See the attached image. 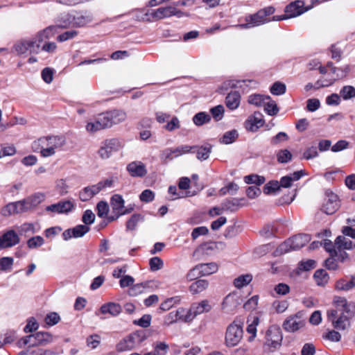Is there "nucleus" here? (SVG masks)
Segmentation results:
<instances>
[{"mask_svg":"<svg viewBox=\"0 0 355 355\" xmlns=\"http://www.w3.org/2000/svg\"><path fill=\"white\" fill-rule=\"evenodd\" d=\"M311 239V238L309 234H299L295 235L279 245L277 251L280 254H284L289 252L290 250H299L306 245Z\"/></svg>","mask_w":355,"mask_h":355,"instance_id":"obj_1","label":"nucleus"},{"mask_svg":"<svg viewBox=\"0 0 355 355\" xmlns=\"http://www.w3.org/2000/svg\"><path fill=\"white\" fill-rule=\"evenodd\" d=\"M243 336V324L234 320L227 328L225 344L227 347H234L241 340Z\"/></svg>","mask_w":355,"mask_h":355,"instance_id":"obj_2","label":"nucleus"},{"mask_svg":"<svg viewBox=\"0 0 355 355\" xmlns=\"http://www.w3.org/2000/svg\"><path fill=\"white\" fill-rule=\"evenodd\" d=\"M327 315L332 326L338 330H345L350 325V319L354 316L339 310H328Z\"/></svg>","mask_w":355,"mask_h":355,"instance_id":"obj_3","label":"nucleus"},{"mask_svg":"<svg viewBox=\"0 0 355 355\" xmlns=\"http://www.w3.org/2000/svg\"><path fill=\"white\" fill-rule=\"evenodd\" d=\"M306 10L307 9L304 7V1L296 0L290 3L285 7L284 15L273 16L272 19L275 21H282L293 18L303 14Z\"/></svg>","mask_w":355,"mask_h":355,"instance_id":"obj_4","label":"nucleus"},{"mask_svg":"<svg viewBox=\"0 0 355 355\" xmlns=\"http://www.w3.org/2000/svg\"><path fill=\"white\" fill-rule=\"evenodd\" d=\"M66 144L64 137L60 136H47L42 137L32 144V149L34 152H38L39 146L42 147H52L55 150L57 148H62Z\"/></svg>","mask_w":355,"mask_h":355,"instance_id":"obj_5","label":"nucleus"},{"mask_svg":"<svg viewBox=\"0 0 355 355\" xmlns=\"http://www.w3.org/2000/svg\"><path fill=\"white\" fill-rule=\"evenodd\" d=\"M275 12V7L270 6L265 7L258 10L256 13L250 15L245 17V21H249V19L252 26H257L261 24L274 21L272 18L268 17Z\"/></svg>","mask_w":355,"mask_h":355,"instance_id":"obj_6","label":"nucleus"},{"mask_svg":"<svg viewBox=\"0 0 355 355\" xmlns=\"http://www.w3.org/2000/svg\"><path fill=\"white\" fill-rule=\"evenodd\" d=\"M265 345L270 349H275L282 345L283 339L282 330L277 325L270 326L266 333Z\"/></svg>","mask_w":355,"mask_h":355,"instance_id":"obj_7","label":"nucleus"},{"mask_svg":"<svg viewBox=\"0 0 355 355\" xmlns=\"http://www.w3.org/2000/svg\"><path fill=\"white\" fill-rule=\"evenodd\" d=\"M123 146V144L119 139L112 138L106 139L102 142L98 150V154L102 159L109 158L113 152L119 150Z\"/></svg>","mask_w":355,"mask_h":355,"instance_id":"obj_8","label":"nucleus"},{"mask_svg":"<svg viewBox=\"0 0 355 355\" xmlns=\"http://www.w3.org/2000/svg\"><path fill=\"white\" fill-rule=\"evenodd\" d=\"M305 325V320L302 318V314L298 312L288 316L283 322V329L288 332H295Z\"/></svg>","mask_w":355,"mask_h":355,"instance_id":"obj_9","label":"nucleus"},{"mask_svg":"<svg viewBox=\"0 0 355 355\" xmlns=\"http://www.w3.org/2000/svg\"><path fill=\"white\" fill-rule=\"evenodd\" d=\"M112 122L109 112H103L98 115L94 122H89L86 125L89 132H96L105 128H110Z\"/></svg>","mask_w":355,"mask_h":355,"instance_id":"obj_10","label":"nucleus"},{"mask_svg":"<svg viewBox=\"0 0 355 355\" xmlns=\"http://www.w3.org/2000/svg\"><path fill=\"white\" fill-rule=\"evenodd\" d=\"M211 309V305L207 300H202L198 303H193L188 310L186 320H193L197 315L207 313Z\"/></svg>","mask_w":355,"mask_h":355,"instance_id":"obj_11","label":"nucleus"},{"mask_svg":"<svg viewBox=\"0 0 355 355\" xmlns=\"http://www.w3.org/2000/svg\"><path fill=\"white\" fill-rule=\"evenodd\" d=\"M90 230L89 226L84 225H78L73 228H69L62 232V238L64 241H68L71 238L83 237Z\"/></svg>","mask_w":355,"mask_h":355,"instance_id":"obj_12","label":"nucleus"},{"mask_svg":"<svg viewBox=\"0 0 355 355\" xmlns=\"http://www.w3.org/2000/svg\"><path fill=\"white\" fill-rule=\"evenodd\" d=\"M20 242L19 237L15 231L10 230L0 236V248H11Z\"/></svg>","mask_w":355,"mask_h":355,"instance_id":"obj_13","label":"nucleus"},{"mask_svg":"<svg viewBox=\"0 0 355 355\" xmlns=\"http://www.w3.org/2000/svg\"><path fill=\"white\" fill-rule=\"evenodd\" d=\"M15 49L19 54H24L27 51H29L31 53H38L40 45L36 44V41L32 40H23L15 45Z\"/></svg>","mask_w":355,"mask_h":355,"instance_id":"obj_14","label":"nucleus"},{"mask_svg":"<svg viewBox=\"0 0 355 355\" xmlns=\"http://www.w3.org/2000/svg\"><path fill=\"white\" fill-rule=\"evenodd\" d=\"M24 200H19L15 202H10L3 207L1 209V214L4 216H9L14 214H18L26 212Z\"/></svg>","mask_w":355,"mask_h":355,"instance_id":"obj_15","label":"nucleus"},{"mask_svg":"<svg viewBox=\"0 0 355 355\" xmlns=\"http://www.w3.org/2000/svg\"><path fill=\"white\" fill-rule=\"evenodd\" d=\"M74 208V204L70 200H62L47 206L45 210L55 214H67Z\"/></svg>","mask_w":355,"mask_h":355,"instance_id":"obj_16","label":"nucleus"},{"mask_svg":"<svg viewBox=\"0 0 355 355\" xmlns=\"http://www.w3.org/2000/svg\"><path fill=\"white\" fill-rule=\"evenodd\" d=\"M265 123L261 113L255 112L250 116L245 122V128L251 132H256L259 128L262 127Z\"/></svg>","mask_w":355,"mask_h":355,"instance_id":"obj_17","label":"nucleus"},{"mask_svg":"<svg viewBox=\"0 0 355 355\" xmlns=\"http://www.w3.org/2000/svg\"><path fill=\"white\" fill-rule=\"evenodd\" d=\"M334 304L336 306V309L334 310H339V311L347 312V314L349 315H354L355 305L353 302L349 303L345 297H334Z\"/></svg>","mask_w":355,"mask_h":355,"instance_id":"obj_18","label":"nucleus"},{"mask_svg":"<svg viewBox=\"0 0 355 355\" xmlns=\"http://www.w3.org/2000/svg\"><path fill=\"white\" fill-rule=\"evenodd\" d=\"M124 202L122 196L114 194L112 196L110 205L116 216H110L108 218L110 221H113L120 216V212H121L122 209L124 208Z\"/></svg>","mask_w":355,"mask_h":355,"instance_id":"obj_19","label":"nucleus"},{"mask_svg":"<svg viewBox=\"0 0 355 355\" xmlns=\"http://www.w3.org/2000/svg\"><path fill=\"white\" fill-rule=\"evenodd\" d=\"M127 171L132 177L143 178L147 174L145 164L139 161L128 164Z\"/></svg>","mask_w":355,"mask_h":355,"instance_id":"obj_20","label":"nucleus"},{"mask_svg":"<svg viewBox=\"0 0 355 355\" xmlns=\"http://www.w3.org/2000/svg\"><path fill=\"white\" fill-rule=\"evenodd\" d=\"M31 347L45 345L52 341V336L49 332L39 331L31 334Z\"/></svg>","mask_w":355,"mask_h":355,"instance_id":"obj_21","label":"nucleus"},{"mask_svg":"<svg viewBox=\"0 0 355 355\" xmlns=\"http://www.w3.org/2000/svg\"><path fill=\"white\" fill-rule=\"evenodd\" d=\"M45 198L46 196L44 193L37 192L24 199V204L27 211L38 206L45 200Z\"/></svg>","mask_w":355,"mask_h":355,"instance_id":"obj_22","label":"nucleus"},{"mask_svg":"<svg viewBox=\"0 0 355 355\" xmlns=\"http://www.w3.org/2000/svg\"><path fill=\"white\" fill-rule=\"evenodd\" d=\"M240 297L235 294L227 295L223 302V309L227 312L233 311L241 304Z\"/></svg>","mask_w":355,"mask_h":355,"instance_id":"obj_23","label":"nucleus"},{"mask_svg":"<svg viewBox=\"0 0 355 355\" xmlns=\"http://www.w3.org/2000/svg\"><path fill=\"white\" fill-rule=\"evenodd\" d=\"M100 311L102 314H109L112 317H116L122 311V307L118 303L107 302L101 306Z\"/></svg>","mask_w":355,"mask_h":355,"instance_id":"obj_24","label":"nucleus"},{"mask_svg":"<svg viewBox=\"0 0 355 355\" xmlns=\"http://www.w3.org/2000/svg\"><path fill=\"white\" fill-rule=\"evenodd\" d=\"M338 206L337 195L331 193L329 196L327 201L323 205L322 210L325 214L329 215L334 214L338 209Z\"/></svg>","mask_w":355,"mask_h":355,"instance_id":"obj_25","label":"nucleus"},{"mask_svg":"<svg viewBox=\"0 0 355 355\" xmlns=\"http://www.w3.org/2000/svg\"><path fill=\"white\" fill-rule=\"evenodd\" d=\"M159 14V19H164L170 17L172 16H177L178 17H182L184 15V13L180 10H177L173 6H166V7H161L157 8Z\"/></svg>","mask_w":355,"mask_h":355,"instance_id":"obj_26","label":"nucleus"},{"mask_svg":"<svg viewBox=\"0 0 355 355\" xmlns=\"http://www.w3.org/2000/svg\"><path fill=\"white\" fill-rule=\"evenodd\" d=\"M241 95L237 91H234L227 94L225 98V105L230 110L236 109L240 104Z\"/></svg>","mask_w":355,"mask_h":355,"instance_id":"obj_27","label":"nucleus"},{"mask_svg":"<svg viewBox=\"0 0 355 355\" xmlns=\"http://www.w3.org/2000/svg\"><path fill=\"white\" fill-rule=\"evenodd\" d=\"M243 199L241 198H228L225 200L222 204V209L223 210L226 211H236L238 210V209L240 207L243 206V204H241V201H243Z\"/></svg>","mask_w":355,"mask_h":355,"instance_id":"obj_28","label":"nucleus"},{"mask_svg":"<svg viewBox=\"0 0 355 355\" xmlns=\"http://www.w3.org/2000/svg\"><path fill=\"white\" fill-rule=\"evenodd\" d=\"M336 288L338 291H348L355 287V275L352 276L349 279H340L336 283Z\"/></svg>","mask_w":355,"mask_h":355,"instance_id":"obj_29","label":"nucleus"},{"mask_svg":"<svg viewBox=\"0 0 355 355\" xmlns=\"http://www.w3.org/2000/svg\"><path fill=\"white\" fill-rule=\"evenodd\" d=\"M199 268V272L202 276H207L215 273L218 268L216 263L211 262L209 263H200L198 264Z\"/></svg>","mask_w":355,"mask_h":355,"instance_id":"obj_30","label":"nucleus"},{"mask_svg":"<svg viewBox=\"0 0 355 355\" xmlns=\"http://www.w3.org/2000/svg\"><path fill=\"white\" fill-rule=\"evenodd\" d=\"M209 286V282L205 279H199L192 283L189 286V291L192 294H198L205 291Z\"/></svg>","mask_w":355,"mask_h":355,"instance_id":"obj_31","label":"nucleus"},{"mask_svg":"<svg viewBox=\"0 0 355 355\" xmlns=\"http://www.w3.org/2000/svg\"><path fill=\"white\" fill-rule=\"evenodd\" d=\"M194 149L193 150V153H196L197 158L200 160H205L211 153V147L210 146H193Z\"/></svg>","mask_w":355,"mask_h":355,"instance_id":"obj_32","label":"nucleus"},{"mask_svg":"<svg viewBox=\"0 0 355 355\" xmlns=\"http://www.w3.org/2000/svg\"><path fill=\"white\" fill-rule=\"evenodd\" d=\"M211 121V116L205 112H200L193 117V122L197 126L208 123Z\"/></svg>","mask_w":355,"mask_h":355,"instance_id":"obj_33","label":"nucleus"},{"mask_svg":"<svg viewBox=\"0 0 355 355\" xmlns=\"http://www.w3.org/2000/svg\"><path fill=\"white\" fill-rule=\"evenodd\" d=\"M109 113L112 125L121 123L126 118L125 113L121 110H114L109 111Z\"/></svg>","mask_w":355,"mask_h":355,"instance_id":"obj_34","label":"nucleus"},{"mask_svg":"<svg viewBox=\"0 0 355 355\" xmlns=\"http://www.w3.org/2000/svg\"><path fill=\"white\" fill-rule=\"evenodd\" d=\"M335 245L337 246L338 250L340 249L350 250L353 248L352 241L343 236H338L335 240Z\"/></svg>","mask_w":355,"mask_h":355,"instance_id":"obj_35","label":"nucleus"},{"mask_svg":"<svg viewBox=\"0 0 355 355\" xmlns=\"http://www.w3.org/2000/svg\"><path fill=\"white\" fill-rule=\"evenodd\" d=\"M181 301L180 296H175L172 297L167 298L163 302L161 303L159 306V309L163 311H166L172 308L174 305L178 304Z\"/></svg>","mask_w":355,"mask_h":355,"instance_id":"obj_36","label":"nucleus"},{"mask_svg":"<svg viewBox=\"0 0 355 355\" xmlns=\"http://www.w3.org/2000/svg\"><path fill=\"white\" fill-rule=\"evenodd\" d=\"M252 280V275L250 274L242 275L234 279V285L238 288H243V286L249 284Z\"/></svg>","mask_w":355,"mask_h":355,"instance_id":"obj_37","label":"nucleus"},{"mask_svg":"<svg viewBox=\"0 0 355 355\" xmlns=\"http://www.w3.org/2000/svg\"><path fill=\"white\" fill-rule=\"evenodd\" d=\"M266 100H270L269 96H263L261 94H254L248 96V102L250 104L259 107L263 105V103H265V101Z\"/></svg>","mask_w":355,"mask_h":355,"instance_id":"obj_38","label":"nucleus"},{"mask_svg":"<svg viewBox=\"0 0 355 355\" xmlns=\"http://www.w3.org/2000/svg\"><path fill=\"white\" fill-rule=\"evenodd\" d=\"M263 105H264V110L270 116H275L279 112L277 105L270 98V100L265 101Z\"/></svg>","mask_w":355,"mask_h":355,"instance_id":"obj_39","label":"nucleus"},{"mask_svg":"<svg viewBox=\"0 0 355 355\" xmlns=\"http://www.w3.org/2000/svg\"><path fill=\"white\" fill-rule=\"evenodd\" d=\"M18 232L21 236H29L35 232L34 225L28 223H24L18 227Z\"/></svg>","mask_w":355,"mask_h":355,"instance_id":"obj_40","label":"nucleus"},{"mask_svg":"<svg viewBox=\"0 0 355 355\" xmlns=\"http://www.w3.org/2000/svg\"><path fill=\"white\" fill-rule=\"evenodd\" d=\"M239 134L236 130L227 131L223 135V137L220 139V142L225 144H232L236 140Z\"/></svg>","mask_w":355,"mask_h":355,"instance_id":"obj_41","label":"nucleus"},{"mask_svg":"<svg viewBox=\"0 0 355 355\" xmlns=\"http://www.w3.org/2000/svg\"><path fill=\"white\" fill-rule=\"evenodd\" d=\"M317 284L320 286L323 285L325 282H327L328 279V275L324 270L320 269L317 270L313 275Z\"/></svg>","mask_w":355,"mask_h":355,"instance_id":"obj_42","label":"nucleus"},{"mask_svg":"<svg viewBox=\"0 0 355 355\" xmlns=\"http://www.w3.org/2000/svg\"><path fill=\"white\" fill-rule=\"evenodd\" d=\"M277 158L279 163H287L291 160L292 154L287 149L280 150L277 154Z\"/></svg>","mask_w":355,"mask_h":355,"instance_id":"obj_43","label":"nucleus"},{"mask_svg":"<svg viewBox=\"0 0 355 355\" xmlns=\"http://www.w3.org/2000/svg\"><path fill=\"white\" fill-rule=\"evenodd\" d=\"M224 112V107L221 105H218L210 109V112L216 121H218L223 119Z\"/></svg>","mask_w":355,"mask_h":355,"instance_id":"obj_44","label":"nucleus"},{"mask_svg":"<svg viewBox=\"0 0 355 355\" xmlns=\"http://www.w3.org/2000/svg\"><path fill=\"white\" fill-rule=\"evenodd\" d=\"M340 94L345 100L354 98L355 97V88L350 85L344 86Z\"/></svg>","mask_w":355,"mask_h":355,"instance_id":"obj_45","label":"nucleus"},{"mask_svg":"<svg viewBox=\"0 0 355 355\" xmlns=\"http://www.w3.org/2000/svg\"><path fill=\"white\" fill-rule=\"evenodd\" d=\"M143 219V216L139 214H133L126 222V228L129 230H133L136 227L137 223Z\"/></svg>","mask_w":355,"mask_h":355,"instance_id":"obj_46","label":"nucleus"},{"mask_svg":"<svg viewBox=\"0 0 355 355\" xmlns=\"http://www.w3.org/2000/svg\"><path fill=\"white\" fill-rule=\"evenodd\" d=\"M44 243V240L41 236L31 237L27 241V245L31 249L40 247Z\"/></svg>","mask_w":355,"mask_h":355,"instance_id":"obj_47","label":"nucleus"},{"mask_svg":"<svg viewBox=\"0 0 355 355\" xmlns=\"http://www.w3.org/2000/svg\"><path fill=\"white\" fill-rule=\"evenodd\" d=\"M286 85L280 82H275L270 87V92L273 95H282L286 92Z\"/></svg>","mask_w":355,"mask_h":355,"instance_id":"obj_48","label":"nucleus"},{"mask_svg":"<svg viewBox=\"0 0 355 355\" xmlns=\"http://www.w3.org/2000/svg\"><path fill=\"white\" fill-rule=\"evenodd\" d=\"M327 68L329 67L331 69V71L334 73H336L337 70H341L342 71V73L340 75V74H337V77L338 78H344L347 76V74L349 73V67L348 65L345 66L344 68H337V67H335L333 66V63L331 62H328L327 64Z\"/></svg>","mask_w":355,"mask_h":355,"instance_id":"obj_49","label":"nucleus"},{"mask_svg":"<svg viewBox=\"0 0 355 355\" xmlns=\"http://www.w3.org/2000/svg\"><path fill=\"white\" fill-rule=\"evenodd\" d=\"M38 328L39 324L33 317H31L28 319L27 324L24 329V331L25 333H32L36 331Z\"/></svg>","mask_w":355,"mask_h":355,"instance_id":"obj_50","label":"nucleus"},{"mask_svg":"<svg viewBox=\"0 0 355 355\" xmlns=\"http://www.w3.org/2000/svg\"><path fill=\"white\" fill-rule=\"evenodd\" d=\"M280 189V185L278 181H270L263 187V193L270 194Z\"/></svg>","mask_w":355,"mask_h":355,"instance_id":"obj_51","label":"nucleus"},{"mask_svg":"<svg viewBox=\"0 0 355 355\" xmlns=\"http://www.w3.org/2000/svg\"><path fill=\"white\" fill-rule=\"evenodd\" d=\"M60 320V315L55 312H51L47 314L44 318L46 324L49 326H53L58 324Z\"/></svg>","mask_w":355,"mask_h":355,"instance_id":"obj_52","label":"nucleus"},{"mask_svg":"<svg viewBox=\"0 0 355 355\" xmlns=\"http://www.w3.org/2000/svg\"><path fill=\"white\" fill-rule=\"evenodd\" d=\"M316 262L313 259L300 262L298 269L302 271H309L315 268Z\"/></svg>","mask_w":355,"mask_h":355,"instance_id":"obj_53","label":"nucleus"},{"mask_svg":"<svg viewBox=\"0 0 355 355\" xmlns=\"http://www.w3.org/2000/svg\"><path fill=\"white\" fill-rule=\"evenodd\" d=\"M149 265L152 271H157L163 267L164 263L158 257H154L149 261Z\"/></svg>","mask_w":355,"mask_h":355,"instance_id":"obj_54","label":"nucleus"},{"mask_svg":"<svg viewBox=\"0 0 355 355\" xmlns=\"http://www.w3.org/2000/svg\"><path fill=\"white\" fill-rule=\"evenodd\" d=\"M288 306V303L286 300H276L272 303V307L278 313L284 312Z\"/></svg>","mask_w":355,"mask_h":355,"instance_id":"obj_55","label":"nucleus"},{"mask_svg":"<svg viewBox=\"0 0 355 355\" xmlns=\"http://www.w3.org/2000/svg\"><path fill=\"white\" fill-rule=\"evenodd\" d=\"M96 209L98 216L103 218L107 216L109 211V207L107 202L101 201L97 204Z\"/></svg>","mask_w":355,"mask_h":355,"instance_id":"obj_56","label":"nucleus"},{"mask_svg":"<svg viewBox=\"0 0 355 355\" xmlns=\"http://www.w3.org/2000/svg\"><path fill=\"white\" fill-rule=\"evenodd\" d=\"M94 214L90 209H87L82 217V221L85 223L84 225L88 226L89 225L92 224L94 222Z\"/></svg>","mask_w":355,"mask_h":355,"instance_id":"obj_57","label":"nucleus"},{"mask_svg":"<svg viewBox=\"0 0 355 355\" xmlns=\"http://www.w3.org/2000/svg\"><path fill=\"white\" fill-rule=\"evenodd\" d=\"M78 35V32L76 31H69L63 33L62 34L59 35L57 37V40L60 42H65L68 40L73 39Z\"/></svg>","mask_w":355,"mask_h":355,"instance_id":"obj_58","label":"nucleus"},{"mask_svg":"<svg viewBox=\"0 0 355 355\" xmlns=\"http://www.w3.org/2000/svg\"><path fill=\"white\" fill-rule=\"evenodd\" d=\"M288 139V136L286 132H280L277 134L275 136L271 138L270 143L272 145H277L282 141H287Z\"/></svg>","mask_w":355,"mask_h":355,"instance_id":"obj_59","label":"nucleus"},{"mask_svg":"<svg viewBox=\"0 0 355 355\" xmlns=\"http://www.w3.org/2000/svg\"><path fill=\"white\" fill-rule=\"evenodd\" d=\"M258 300H259L258 295L252 296L246 302H245V304H243V308L248 311L254 309L257 306Z\"/></svg>","mask_w":355,"mask_h":355,"instance_id":"obj_60","label":"nucleus"},{"mask_svg":"<svg viewBox=\"0 0 355 355\" xmlns=\"http://www.w3.org/2000/svg\"><path fill=\"white\" fill-rule=\"evenodd\" d=\"M154 198L155 194L150 189H145L144 191H142L139 196L141 201L145 202H149L153 201L154 200Z\"/></svg>","mask_w":355,"mask_h":355,"instance_id":"obj_61","label":"nucleus"},{"mask_svg":"<svg viewBox=\"0 0 355 355\" xmlns=\"http://www.w3.org/2000/svg\"><path fill=\"white\" fill-rule=\"evenodd\" d=\"M150 321H151L150 315L146 314V315H144L138 320H135L134 322V323L141 327L146 328L150 325Z\"/></svg>","mask_w":355,"mask_h":355,"instance_id":"obj_62","label":"nucleus"},{"mask_svg":"<svg viewBox=\"0 0 355 355\" xmlns=\"http://www.w3.org/2000/svg\"><path fill=\"white\" fill-rule=\"evenodd\" d=\"M274 290L277 294L280 295H285L289 293L290 287L286 284L279 283L275 286Z\"/></svg>","mask_w":355,"mask_h":355,"instance_id":"obj_63","label":"nucleus"},{"mask_svg":"<svg viewBox=\"0 0 355 355\" xmlns=\"http://www.w3.org/2000/svg\"><path fill=\"white\" fill-rule=\"evenodd\" d=\"M90 19L88 17L83 15L74 16L73 18V24L76 26H83L87 24Z\"/></svg>","mask_w":355,"mask_h":355,"instance_id":"obj_64","label":"nucleus"}]
</instances>
